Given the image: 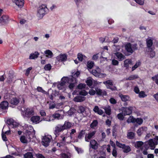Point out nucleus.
<instances>
[{
    "instance_id": "bb28decb",
    "label": "nucleus",
    "mask_w": 158,
    "mask_h": 158,
    "mask_svg": "<svg viewBox=\"0 0 158 158\" xmlns=\"http://www.w3.org/2000/svg\"><path fill=\"white\" fill-rule=\"evenodd\" d=\"M147 46L150 48L153 44V40L151 37H148L146 40Z\"/></svg>"
},
{
    "instance_id": "f3484780",
    "label": "nucleus",
    "mask_w": 158,
    "mask_h": 158,
    "mask_svg": "<svg viewBox=\"0 0 158 158\" xmlns=\"http://www.w3.org/2000/svg\"><path fill=\"white\" fill-rule=\"evenodd\" d=\"M12 1L19 7H22L24 5V0H12Z\"/></svg>"
},
{
    "instance_id": "c756f323",
    "label": "nucleus",
    "mask_w": 158,
    "mask_h": 158,
    "mask_svg": "<svg viewBox=\"0 0 158 158\" xmlns=\"http://www.w3.org/2000/svg\"><path fill=\"white\" fill-rule=\"evenodd\" d=\"M62 126L64 130L70 128L71 127L72 124L69 121H66L65 122L64 125Z\"/></svg>"
},
{
    "instance_id": "bf43d9fd",
    "label": "nucleus",
    "mask_w": 158,
    "mask_h": 158,
    "mask_svg": "<svg viewBox=\"0 0 158 158\" xmlns=\"http://www.w3.org/2000/svg\"><path fill=\"white\" fill-rule=\"evenodd\" d=\"M140 64V63L139 62H137L132 67V71H134L137 68H138L139 66V65Z\"/></svg>"
},
{
    "instance_id": "c9c22d12",
    "label": "nucleus",
    "mask_w": 158,
    "mask_h": 158,
    "mask_svg": "<svg viewBox=\"0 0 158 158\" xmlns=\"http://www.w3.org/2000/svg\"><path fill=\"white\" fill-rule=\"evenodd\" d=\"M148 51L150 57L151 58L154 57L155 56V52L151 48H149Z\"/></svg>"
},
{
    "instance_id": "f704fd0d",
    "label": "nucleus",
    "mask_w": 158,
    "mask_h": 158,
    "mask_svg": "<svg viewBox=\"0 0 158 158\" xmlns=\"http://www.w3.org/2000/svg\"><path fill=\"white\" fill-rule=\"evenodd\" d=\"M44 53L46 55V56L48 58H51L53 56L52 52L49 50H47L45 51Z\"/></svg>"
},
{
    "instance_id": "5fc2aeb1",
    "label": "nucleus",
    "mask_w": 158,
    "mask_h": 158,
    "mask_svg": "<svg viewBox=\"0 0 158 158\" xmlns=\"http://www.w3.org/2000/svg\"><path fill=\"white\" fill-rule=\"evenodd\" d=\"M123 114L121 113H120L118 114L117 115V117L120 120H123L124 117L123 116Z\"/></svg>"
},
{
    "instance_id": "423d86ee",
    "label": "nucleus",
    "mask_w": 158,
    "mask_h": 158,
    "mask_svg": "<svg viewBox=\"0 0 158 158\" xmlns=\"http://www.w3.org/2000/svg\"><path fill=\"white\" fill-rule=\"evenodd\" d=\"M31 134V131H26V136L22 135L20 137V141L24 143H27L29 141H30L31 137L30 136Z\"/></svg>"
},
{
    "instance_id": "6ab92c4d",
    "label": "nucleus",
    "mask_w": 158,
    "mask_h": 158,
    "mask_svg": "<svg viewBox=\"0 0 158 158\" xmlns=\"http://www.w3.org/2000/svg\"><path fill=\"white\" fill-rule=\"evenodd\" d=\"M8 21V16L3 15L0 18V24H4L6 23Z\"/></svg>"
},
{
    "instance_id": "b1692460",
    "label": "nucleus",
    "mask_w": 158,
    "mask_h": 158,
    "mask_svg": "<svg viewBox=\"0 0 158 158\" xmlns=\"http://www.w3.org/2000/svg\"><path fill=\"white\" fill-rule=\"evenodd\" d=\"M78 113L83 114L84 116H86L85 114V108L82 106H80L78 107Z\"/></svg>"
},
{
    "instance_id": "603ef678",
    "label": "nucleus",
    "mask_w": 158,
    "mask_h": 158,
    "mask_svg": "<svg viewBox=\"0 0 158 158\" xmlns=\"http://www.w3.org/2000/svg\"><path fill=\"white\" fill-rule=\"evenodd\" d=\"M44 120L47 121H50L53 120V118H52L51 115H50L44 118Z\"/></svg>"
},
{
    "instance_id": "39448f33",
    "label": "nucleus",
    "mask_w": 158,
    "mask_h": 158,
    "mask_svg": "<svg viewBox=\"0 0 158 158\" xmlns=\"http://www.w3.org/2000/svg\"><path fill=\"white\" fill-rule=\"evenodd\" d=\"M135 109V107L129 106L128 107H122L120 109V111H121L122 113L124 116L126 115H130L132 113V111L134 110Z\"/></svg>"
},
{
    "instance_id": "774afa93",
    "label": "nucleus",
    "mask_w": 158,
    "mask_h": 158,
    "mask_svg": "<svg viewBox=\"0 0 158 158\" xmlns=\"http://www.w3.org/2000/svg\"><path fill=\"white\" fill-rule=\"evenodd\" d=\"M79 94L83 96H85L88 94V93L85 90H83L80 92Z\"/></svg>"
},
{
    "instance_id": "09e8293b",
    "label": "nucleus",
    "mask_w": 158,
    "mask_h": 158,
    "mask_svg": "<svg viewBox=\"0 0 158 158\" xmlns=\"http://www.w3.org/2000/svg\"><path fill=\"white\" fill-rule=\"evenodd\" d=\"M152 79L153 81H155L156 84L158 85V74L152 77Z\"/></svg>"
},
{
    "instance_id": "4be33fe9",
    "label": "nucleus",
    "mask_w": 158,
    "mask_h": 158,
    "mask_svg": "<svg viewBox=\"0 0 158 158\" xmlns=\"http://www.w3.org/2000/svg\"><path fill=\"white\" fill-rule=\"evenodd\" d=\"M147 130V128L146 127H142L137 130V133L139 135H141L142 133L146 131Z\"/></svg>"
},
{
    "instance_id": "c03bdc74",
    "label": "nucleus",
    "mask_w": 158,
    "mask_h": 158,
    "mask_svg": "<svg viewBox=\"0 0 158 158\" xmlns=\"http://www.w3.org/2000/svg\"><path fill=\"white\" fill-rule=\"evenodd\" d=\"M94 64L93 62L92 61H89L87 63V67L88 68L91 69L94 65Z\"/></svg>"
},
{
    "instance_id": "a19ab883",
    "label": "nucleus",
    "mask_w": 158,
    "mask_h": 158,
    "mask_svg": "<svg viewBox=\"0 0 158 158\" xmlns=\"http://www.w3.org/2000/svg\"><path fill=\"white\" fill-rule=\"evenodd\" d=\"M77 58L79 60L82 61L83 60L85 59L86 58V57L81 54L79 53L77 55Z\"/></svg>"
},
{
    "instance_id": "5701e85b",
    "label": "nucleus",
    "mask_w": 158,
    "mask_h": 158,
    "mask_svg": "<svg viewBox=\"0 0 158 158\" xmlns=\"http://www.w3.org/2000/svg\"><path fill=\"white\" fill-rule=\"evenodd\" d=\"M8 106V103L6 101H4L1 102L0 104V108L2 109H7Z\"/></svg>"
},
{
    "instance_id": "72a5a7b5",
    "label": "nucleus",
    "mask_w": 158,
    "mask_h": 158,
    "mask_svg": "<svg viewBox=\"0 0 158 158\" xmlns=\"http://www.w3.org/2000/svg\"><path fill=\"white\" fill-rule=\"evenodd\" d=\"M39 55V53L37 52H35L34 53H31L30 54L29 58L30 59H34L38 57Z\"/></svg>"
},
{
    "instance_id": "f257e3e1",
    "label": "nucleus",
    "mask_w": 158,
    "mask_h": 158,
    "mask_svg": "<svg viewBox=\"0 0 158 158\" xmlns=\"http://www.w3.org/2000/svg\"><path fill=\"white\" fill-rule=\"evenodd\" d=\"M21 114L24 118H30L35 114V112L32 108H24L22 110Z\"/></svg>"
},
{
    "instance_id": "c85d7f7f",
    "label": "nucleus",
    "mask_w": 158,
    "mask_h": 158,
    "mask_svg": "<svg viewBox=\"0 0 158 158\" xmlns=\"http://www.w3.org/2000/svg\"><path fill=\"white\" fill-rule=\"evenodd\" d=\"M93 110L95 113H97L98 114L101 115H102L104 113L103 111L99 109L98 106H95L93 109Z\"/></svg>"
},
{
    "instance_id": "58836bf2",
    "label": "nucleus",
    "mask_w": 158,
    "mask_h": 158,
    "mask_svg": "<svg viewBox=\"0 0 158 158\" xmlns=\"http://www.w3.org/2000/svg\"><path fill=\"white\" fill-rule=\"evenodd\" d=\"M85 133V130H82L79 133L78 135V138L79 139H81L83 137Z\"/></svg>"
},
{
    "instance_id": "a211bd4d",
    "label": "nucleus",
    "mask_w": 158,
    "mask_h": 158,
    "mask_svg": "<svg viewBox=\"0 0 158 158\" xmlns=\"http://www.w3.org/2000/svg\"><path fill=\"white\" fill-rule=\"evenodd\" d=\"M98 144L94 139L91 140L90 142V146L93 149H96L98 148Z\"/></svg>"
},
{
    "instance_id": "49530a36",
    "label": "nucleus",
    "mask_w": 158,
    "mask_h": 158,
    "mask_svg": "<svg viewBox=\"0 0 158 158\" xmlns=\"http://www.w3.org/2000/svg\"><path fill=\"white\" fill-rule=\"evenodd\" d=\"M143 122V119L142 118H137L136 119L135 118V123H137L139 125L142 124Z\"/></svg>"
},
{
    "instance_id": "de8ad7c7",
    "label": "nucleus",
    "mask_w": 158,
    "mask_h": 158,
    "mask_svg": "<svg viewBox=\"0 0 158 158\" xmlns=\"http://www.w3.org/2000/svg\"><path fill=\"white\" fill-rule=\"evenodd\" d=\"M80 74V73L79 71H77L74 74H73L72 76L70 77L69 78H75L77 80L76 78L78 77L79 75Z\"/></svg>"
},
{
    "instance_id": "473e14b6",
    "label": "nucleus",
    "mask_w": 158,
    "mask_h": 158,
    "mask_svg": "<svg viewBox=\"0 0 158 158\" xmlns=\"http://www.w3.org/2000/svg\"><path fill=\"white\" fill-rule=\"evenodd\" d=\"M102 108L104 110L106 114L109 115L111 114V110L110 106H108Z\"/></svg>"
},
{
    "instance_id": "13d9d810",
    "label": "nucleus",
    "mask_w": 158,
    "mask_h": 158,
    "mask_svg": "<svg viewBox=\"0 0 158 158\" xmlns=\"http://www.w3.org/2000/svg\"><path fill=\"white\" fill-rule=\"evenodd\" d=\"M119 64V62L118 60L115 59H113L112 60V65H118Z\"/></svg>"
},
{
    "instance_id": "dca6fc26",
    "label": "nucleus",
    "mask_w": 158,
    "mask_h": 158,
    "mask_svg": "<svg viewBox=\"0 0 158 158\" xmlns=\"http://www.w3.org/2000/svg\"><path fill=\"white\" fill-rule=\"evenodd\" d=\"M124 67H125L127 69H128L130 66L132 65V60L131 59H128L125 60L124 61Z\"/></svg>"
},
{
    "instance_id": "ddd939ff",
    "label": "nucleus",
    "mask_w": 158,
    "mask_h": 158,
    "mask_svg": "<svg viewBox=\"0 0 158 158\" xmlns=\"http://www.w3.org/2000/svg\"><path fill=\"white\" fill-rule=\"evenodd\" d=\"M67 59V56L65 54L61 53L56 57V60L59 62L65 61Z\"/></svg>"
},
{
    "instance_id": "2f4dec72",
    "label": "nucleus",
    "mask_w": 158,
    "mask_h": 158,
    "mask_svg": "<svg viewBox=\"0 0 158 158\" xmlns=\"http://www.w3.org/2000/svg\"><path fill=\"white\" fill-rule=\"evenodd\" d=\"M119 95L123 101L126 102L129 100L130 99V98L128 95H123L122 94H119Z\"/></svg>"
},
{
    "instance_id": "393cba45",
    "label": "nucleus",
    "mask_w": 158,
    "mask_h": 158,
    "mask_svg": "<svg viewBox=\"0 0 158 158\" xmlns=\"http://www.w3.org/2000/svg\"><path fill=\"white\" fill-rule=\"evenodd\" d=\"M85 99V98L84 96H77L75 97L73 99V100L76 102H81Z\"/></svg>"
},
{
    "instance_id": "864d4df0",
    "label": "nucleus",
    "mask_w": 158,
    "mask_h": 158,
    "mask_svg": "<svg viewBox=\"0 0 158 158\" xmlns=\"http://www.w3.org/2000/svg\"><path fill=\"white\" fill-rule=\"evenodd\" d=\"M52 68V66L50 64L45 65L44 67V69L46 71L50 70Z\"/></svg>"
},
{
    "instance_id": "79ce46f5",
    "label": "nucleus",
    "mask_w": 158,
    "mask_h": 158,
    "mask_svg": "<svg viewBox=\"0 0 158 158\" xmlns=\"http://www.w3.org/2000/svg\"><path fill=\"white\" fill-rule=\"evenodd\" d=\"M143 144V143L142 141H137L135 144V146L136 148H141Z\"/></svg>"
},
{
    "instance_id": "20e7f679",
    "label": "nucleus",
    "mask_w": 158,
    "mask_h": 158,
    "mask_svg": "<svg viewBox=\"0 0 158 158\" xmlns=\"http://www.w3.org/2000/svg\"><path fill=\"white\" fill-rule=\"evenodd\" d=\"M68 80V77H64L61 80L60 82H58L57 83V88L60 90H65V84Z\"/></svg>"
},
{
    "instance_id": "37998d69",
    "label": "nucleus",
    "mask_w": 158,
    "mask_h": 158,
    "mask_svg": "<svg viewBox=\"0 0 158 158\" xmlns=\"http://www.w3.org/2000/svg\"><path fill=\"white\" fill-rule=\"evenodd\" d=\"M24 158H33V155L31 152H28L24 155Z\"/></svg>"
},
{
    "instance_id": "6e6d98bb",
    "label": "nucleus",
    "mask_w": 158,
    "mask_h": 158,
    "mask_svg": "<svg viewBox=\"0 0 158 158\" xmlns=\"http://www.w3.org/2000/svg\"><path fill=\"white\" fill-rule=\"evenodd\" d=\"M139 96L140 98H144L147 96L145 94V93L143 91H141L139 93Z\"/></svg>"
},
{
    "instance_id": "4d7b16f0",
    "label": "nucleus",
    "mask_w": 158,
    "mask_h": 158,
    "mask_svg": "<svg viewBox=\"0 0 158 158\" xmlns=\"http://www.w3.org/2000/svg\"><path fill=\"white\" fill-rule=\"evenodd\" d=\"M137 3L140 5H143L144 3V2L143 0H134Z\"/></svg>"
},
{
    "instance_id": "7ed1b4c3",
    "label": "nucleus",
    "mask_w": 158,
    "mask_h": 158,
    "mask_svg": "<svg viewBox=\"0 0 158 158\" xmlns=\"http://www.w3.org/2000/svg\"><path fill=\"white\" fill-rule=\"evenodd\" d=\"M125 48L128 52L132 54L134 51L137 49V44L128 43L125 45Z\"/></svg>"
},
{
    "instance_id": "f8f14e48",
    "label": "nucleus",
    "mask_w": 158,
    "mask_h": 158,
    "mask_svg": "<svg viewBox=\"0 0 158 158\" xmlns=\"http://www.w3.org/2000/svg\"><path fill=\"white\" fill-rule=\"evenodd\" d=\"M96 133V131H94L90 132L87 134H86L85 138V141L87 142H89L91 139L94 138Z\"/></svg>"
},
{
    "instance_id": "a878e982",
    "label": "nucleus",
    "mask_w": 158,
    "mask_h": 158,
    "mask_svg": "<svg viewBox=\"0 0 158 158\" xmlns=\"http://www.w3.org/2000/svg\"><path fill=\"white\" fill-rule=\"evenodd\" d=\"M61 139L60 141V143H57V146L60 147L61 146H62L65 144L66 142V139L67 138L63 135L60 136Z\"/></svg>"
},
{
    "instance_id": "9b49d317",
    "label": "nucleus",
    "mask_w": 158,
    "mask_h": 158,
    "mask_svg": "<svg viewBox=\"0 0 158 158\" xmlns=\"http://www.w3.org/2000/svg\"><path fill=\"white\" fill-rule=\"evenodd\" d=\"M63 126L59 124L57 125L55 127V130L54 131V134L57 137L59 135L61 131L64 130Z\"/></svg>"
},
{
    "instance_id": "0eeeda50",
    "label": "nucleus",
    "mask_w": 158,
    "mask_h": 158,
    "mask_svg": "<svg viewBox=\"0 0 158 158\" xmlns=\"http://www.w3.org/2000/svg\"><path fill=\"white\" fill-rule=\"evenodd\" d=\"M101 70L98 67H97L95 69H93L91 71L92 73L94 76L98 77H105L106 74L101 73Z\"/></svg>"
},
{
    "instance_id": "7c9ffc66",
    "label": "nucleus",
    "mask_w": 158,
    "mask_h": 158,
    "mask_svg": "<svg viewBox=\"0 0 158 158\" xmlns=\"http://www.w3.org/2000/svg\"><path fill=\"white\" fill-rule=\"evenodd\" d=\"M148 143L151 149H153L155 147V144L152 139H149L148 142Z\"/></svg>"
},
{
    "instance_id": "412c9836",
    "label": "nucleus",
    "mask_w": 158,
    "mask_h": 158,
    "mask_svg": "<svg viewBox=\"0 0 158 158\" xmlns=\"http://www.w3.org/2000/svg\"><path fill=\"white\" fill-rule=\"evenodd\" d=\"M40 117L38 116H34L32 117L31 118V120L33 123H39L40 121Z\"/></svg>"
},
{
    "instance_id": "8fccbe9b",
    "label": "nucleus",
    "mask_w": 158,
    "mask_h": 158,
    "mask_svg": "<svg viewBox=\"0 0 158 158\" xmlns=\"http://www.w3.org/2000/svg\"><path fill=\"white\" fill-rule=\"evenodd\" d=\"M86 82L88 86H91L92 85V80L91 78H89L86 81Z\"/></svg>"
},
{
    "instance_id": "0e129e2a",
    "label": "nucleus",
    "mask_w": 158,
    "mask_h": 158,
    "mask_svg": "<svg viewBox=\"0 0 158 158\" xmlns=\"http://www.w3.org/2000/svg\"><path fill=\"white\" fill-rule=\"evenodd\" d=\"M96 93L95 90L93 89H90L89 92V94L91 95H94Z\"/></svg>"
},
{
    "instance_id": "338daca9",
    "label": "nucleus",
    "mask_w": 158,
    "mask_h": 158,
    "mask_svg": "<svg viewBox=\"0 0 158 158\" xmlns=\"http://www.w3.org/2000/svg\"><path fill=\"white\" fill-rule=\"evenodd\" d=\"M75 148L77 152V153L79 154L83 152V150L80 148H79L77 147H75Z\"/></svg>"
},
{
    "instance_id": "4c0bfd02",
    "label": "nucleus",
    "mask_w": 158,
    "mask_h": 158,
    "mask_svg": "<svg viewBox=\"0 0 158 158\" xmlns=\"http://www.w3.org/2000/svg\"><path fill=\"white\" fill-rule=\"evenodd\" d=\"M135 118H134L133 116H130L127 120V122L128 123H135Z\"/></svg>"
},
{
    "instance_id": "a18cd8bd",
    "label": "nucleus",
    "mask_w": 158,
    "mask_h": 158,
    "mask_svg": "<svg viewBox=\"0 0 158 158\" xmlns=\"http://www.w3.org/2000/svg\"><path fill=\"white\" fill-rule=\"evenodd\" d=\"M123 148V149L124 152L125 153H128L131 150V148L129 146H126L125 145V147Z\"/></svg>"
},
{
    "instance_id": "ea45409f",
    "label": "nucleus",
    "mask_w": 158,
    "mask_h": 158,
    "mask_svg": "<svg viewBox=\"0 0 158 158\" xmlns=\"http://www.w3.org/2000/svg\"><path fill=\"white\" fill-rule=\"evenodd\" d=\"M19 102V100L16 98H13L10 100V103L13 105H17Z\"/></svg>"
},
{
    "instance_id": "680f3d73",
    "label": "nucleus",
    "mask_w": 158,
    "mask_h": 158,
    "mask_svg": "<svg viewBox=\"0 0 158 158\" xmlns=\"http://www.w3.org/2000/svg\"><path fill=\"white\" fill-rule=\"evenodd\" d=\"M86 85L85 84L81 83L78 85V88L79 89H84L85 88Z\"/></svg>"
},
{
    "instance_id": "4468645a",
    "label": "nucleus",
    "mask_w": 158,
    "mask_h": 158,
    "mask_svg": "<svg viewBox=\"0 0 158 158\" xmlns=\"http://www.w3.org/2000/svg\"><path fill=\"white\" fill-rule=\"evenodd\" d=\"M7 124L12 127H16L18 126V123L14 121V120L11 118H8L7 120Z\"/></svg>"
},
{
    "instance_id": "cd10ccee",
    "label": "nucleus",
    "mask_w": 158,
    "mask_h": 158,
    "mask_svg": "<svg viewBox=\"0 0 158 158\" xmlns=\"http://www.w3.org/2000/svg\"><path fill=\"white\" fill-rule=\"evenodd\" d=\"M51 115L52 118H53V120L55 119L59 120L60 119L63 118V117L61 116L60 114L58 113H54Z\"/></svg>"
},
{
    "instance_id": "f03ea898",
    "label": "nucleus",
    "mask_w": 158,
    "mask_h": 158,
    "mask_svg": "<svg viewBox=\"0 0 158 158\" xmlns=\"http://www.w3.org/2000/svg\"><path fill=\"white\" fill-rule=\"evenodd\" d=\"M46 6L45 4H43L40 6L38 8L37 16L40 19L43 18L45 14L46 10L47 9Z\"/></svg>"
},
{
    "instance_id": "052dcab7",
    "label": "nucleus",
    "mask_w": 158,
    "mask_h": 158,
    "mask_svg": "<svg viewBox=\"0 0 158 158\" xmlns=\"http://www.w3.org/2000/svg\"><path fill=\"white\" fill-rule=\"evenodd\" d=\"M116 144L117 146L122 148H124L125 147V145L124 144H123L121 143H120L118 141H117L116 142Z\"/></svg>"
},
{
    "instance_id": "3c124183",
    "label": "nucleus",
    "mask_w": 158,
    "mask_h": 158,
    "mask_svg": "<svg viewBox=\"0 0 158 158\" xmlns=\"http://www.w3.org/2000/svg\"><path fill=\"white\" fill-rule=\"evenodd\" d=\"M98 124V121L96 120H94L93 121L92 123H91L90 125V127L91 128H94Z\"/></svg>"
},
{
    "instance_id": "e2e57ef3",
    "label": "nucleus",
    "mask_w": 158,
    "mask_h": 158,
    "mask_svg": "<svg viewBox=\"0 0 158 158\" xmlns=\"http://www.w3.org/2000/svg\"><path fill=\"white\" fill-rule=\"evenodd\" d=\"M61 157L62 158H70V155H69L65 153H63L61 155Z\"/></svg>"
},
{
    "instance_id": "1a4fd4ad",
    "label": "nucleus",
    "mask_w": 158,
    "mask_h": 158,
    "mask_svg": "<svg viewBox=\"0 0 158 158\" xmlns=\"http://www.w3.org/2000/svg\"><path fill=\"white\" fill-rule=\"evenodd\" d=\"M68 79L67 82L69 84V89H72L73 88L75 84L77 83V80L75 78H69V77H68Z\"/></svg>"
},
{
    "instance_id": "69168bd1",
    "label": "nucleus",
    "mask_w": 158,
    "mask_h": 158,
    "mask_svg": "<svg viewBox=\"0 0 158 158\" xmlns=\"http://www.w3.org/2000/svg\"><path fill=\"white\" fill-rule=\"evenodd\" d=\"M110 102L112 104H115L116 103V101L113 98H111L109 100Z\"/></svg>"
},
{
    "instance_id": "e433bc0d",
    "label": "nucleus",
    "mask_w": 158,
    "mask_h": 158,
    "mask_svg": "<svg viewBox=\"0 0 158 158\" xmlns=\"http://www.w3.org/2000/svg\"><path fill=\"white\" fill-rule=\"evenodd\" d=\"M135 136V133L132 132H128L127 134V137L129 139H133L134 138Z\"/></svg>"
},
{
    "instance_id": "aec40b11",
    "label": "nucleus",
    "mask_w": 158,
    "mask_h": 158,
    "mask_svg": "<svg viewBox=\"0 0 158 158\" xmlns=\"http://www.w3.org/2000/svg\"><path fill=\"white\" fill-rule=\"evenodd\" d=\"M95 92L96 94L99 95H106V92L98 88H95Z\"/></svg>"
},
{
    "instance_id": "9d476101",
    "label": "nucleus",
    "mask_w": 158,
    "mask_h": 158,
    "mask_svg": "<svg viewBox=\"0 0 158 158\" xmlns=\"http://www.w3.org/2000/svg\"><path fill=\"white\" fill-rule=\"evenodd\" d=\"M103 84H104L108 89H110L112 90H115L116 89V88L115 87H112L113 83L112 81L111 80H108L103 82Z\"/></svg>"
},
{
    "instance_id": "2eb2a0df",
    "label": "nucleus",
    "mask_w": 158,
    "mask_h": 158,
    "mask_svg": "<svg viewBox=\"0 0 158 158\" xmlns=\"http://www.w3.org/2000/svg\"><path fill=\"white\" fill-rule=\"evenodd\" d=\"M114 54L119 61H123L126 58L125 56L120 52H116L114 53Z\"/></svg>"
},
{
    "instance_id": "6e6552de",
    "label": "nucleus",
    "mask_w": 158,
    "mask_h": 158,
    "mask_svg": "<svg viewBox=\"0 0 158 158\" xmlns=\"http://www.w3.org/2000/svg\"><path fill=\"white\" fill-rule=\"evenodd\" d=\"M52 139V137L51 135H48L44 136L42 139L43 145L45 147L48 146Z\"/></svg>"
}]
</instances>
